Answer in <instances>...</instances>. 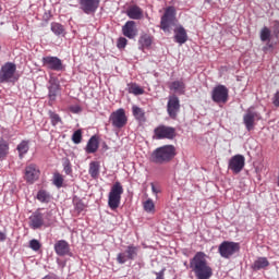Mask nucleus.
Instances as JSON below:
<instances>
[{"label": "nucleus", "instance_id": "1", "mask_svg": "<svg viewBox=\"0 0 279 279\" xmlns=\"http://www.w3.org/2000/svg\"><path fill=\"white\" fill-rule=\"evenodd\" d=\"M206 257V253L197 252L193 258L190 259V269H192L197 279L213 278V267H210Z\"/></svg>", "mask_w": 279, "mask_h": 279}, {"label": "nucleus", "instance_id": "2", "mask_svg": "<svg viewBox=\"0 0 279 279\" xmlns=\"http://www.w3.org/2000/svg\"><path fill=\"white\" fill-rule=\"evenodd\" d=\"M175 158V146L165 145L156 148L150 155V162L155 165H165V162H170Z\"/></svg>", "mask_w": 279, "mask_h": 279}, {"label": "nucleus", "instance_id": "3", "mask_svg": "<svg viewBox=\"0 0 279 279\" xmlns=\"http://www.w3.org/2000/svg\"><path fill=\"white\" fill-rule=\"evenodd\" d=\"M123 195V185L117 181L112 186L108 195V206L111 210H117L121 206V196Z\"/></svg>", "mask_w": 279, "mask_h": 279}, {"label": "nucleus", "instance_id": "4", "mask_svg": "<svg viewBox=\"0 0 279 279\" xmlns=\"http://www.w3.org/2000/svg\"><path fill=\"white\" fill-rule=\"evenodd\" d=\"M241 252V244L239 242L223 241L218 246V254H220L221 258H230L234 256V254H239Z\"/></svg>", "mask_w": 279, "mask_h": 279}, {"label": "nucleus", "instance_id": "5", "mask_svg": "<svg viewBox=\"0 0 279 279\" xmlns=\"http://www.w3.org/2000/svg\"><path fill=\"white\" fill-rule=\"evenodd\" d=\"M41 64L46 71H57L58 73L65 71L66 66L62 62V59L53 56H46L41 59Z\"/></svg>", "mask_w": 279, "mask_h": 279}, {"label": "nucleus", "instance_id": "6", "mask_svg": "<svg viewBox=\"0 0 279 279\" xmlns=\"http://www.w3.org/2000/svg\"><path fill=\"white\" fill-rule=\"evenodd\" d=\"M175 25V9L168 7L161 16L160 29L166 34H171V26Z\"/></svg>", "mask_w": 279, "mask_h": 279}, {"label": "nucleus", "instance_id": "7", "mask_svg": "<svg viewBox=\"0 0 279 279\" xmlns=\"http://www.w3.org/2000/svg\"><path fill=\"white\" fill-rule=\"evenodd\" d=\"M109 121L117 130L125 128V125H128V116H125V109L120 108L113 111L109 117Z\"/></svg>", "mask_w": 279, "mask_h": 279}, {"label": "nucleus", "instance_id": "8", "mask_svg": "<svg viewBox=\"0 0 279 279\" xmlns=\"http://www.w3.org/2000/svg\"><path fill=\"white\" fill-rule=\"evenodd\" d=\"M16 73V64L12 62L4 63L0 69V84H7L14 80Z\"/></svg>", "mask_w": 279, "mask_h": 279}, {"label": "nucleus", "instance_id": "9", "mask_svg": "<svg viewBox=\"0 0 279 279\" xmlns=\"http://www.w3.org/2000/svg\"><path fill=\"white\" fill-rule=\"evenodd\" d=\"M136 256H138V246L131 244L126 246L125 252L118 254L117 263H119V265H125L128 260H135Z\"/></svg>", "mask_w": 279, "mask_h": 279}, {"label": "nucleus", "instance_id": "10", "mask_svg": "<svg viewBox=\"0 0 279 279\" xmlns=\"http://www.w3.org/2000/svg\"><path fill=\"white\" fill-rule=\"evenodd\" d=\"M229 90L225 85H217L211 90V99L215 104H228Z\"/></svg>", "mask_w": 279, "mask_h": 279}, {"label": "nucleus", "instance_id": "11", "mask_svg": "<svg viewBox=\"0 0 279 279\" xmlns=\"http://www.w3.org/2000/svg\"><path fill=\"white\" fill-rule=\"evenodd\" d=\"M260 113L248 109L243 116V123L247 132H252V130H254V128L256 126V121H260Z\"/></svg>", "mask_w": 279, "mask_h": 279}, {"label": "nucleus", "instance_id": "12", "mask_svg": "<svg viewBox=\"0 0 279 279\" xmlns=\"http://www.w3.org/2000/svg\"><path fill=\"white\" fill-rule=\"evenodd\" d=\"M154 134L157 141H162V138H168L169 141H173V137L175 136V128L159 125L154 130Z\"/></svg>", "mask_w": 279, "mask_h": 279}, {"label": "nucleus", "instance_id": "13", "mask_svg": "<svg viewBox=\"0 0 279 279\" xmlns=\"http://www.w3.org/2000/svg\"><path fill=\"white\" fill-rule=\"evenodd\" d=\"M245 167V157L243 155H234L230 158L228 163V169L232 171V173H241Z\"/></svg>", "mask_w": 279, "mask_h": 279}, {"label": "nucleus", "instance_id": "14", "mask_svg": "<svg viewBox=\"0 0 279 279\" xmlns=\"http://www.w3.org/2000/svg\"><path fill=\"white\" fill-rule=\"evenodd\" d=\"M167 112L170 119H178V114L180 112V98H178V96L172 95L169 97L167 104Z\"/></svg>", "mask_w": 279, "mask_h": 279}, {"label": "nucleus", "instance_id": "15", "mask_svg": "<svg viewBox=\"0 0 279 279\" xmlns=\"http://www.w3.org/2000/svg\"><path fill=\"white\" fill-rule=\"evenodd\" d=\"M40 178V169L35 163H31L26 166L24 172V180L28 182V184H34L36 180Z\"/></svg>", "mask_w": 279, "mask_h": 279}, {"label": "nucleus", "instance_id": "16", "mask_svg": "<svg viewBox=\"0 0 279 279\" xmlns=\"http://www.w3.org/2000/svg\"><path fill=\"white\" fill-rule=\"evenodd\" d=\"M80 10L84 12V14H95L99 9V3L101 0H80Z\"/></svg>", "mask_w": 279, "mask_h": 279}, {"label": "nucleus", "instance_id": "17", "mask_svg": "<svg viewBox=\"0 0 279 279\" xmlns=\"http://www.w3.org/2000/svg\"><path fill=\"white\" fill-rule=\"evenodd\" d=\"M122 34L126 38H130V40L136 38L138 36V29L136 28V22L134 21H128L123 26H122Z\"/></svg>", "mask_w": 279, "mask_h": 279}, {"label": "nucleus", "instance_id": "18", "mask_svg": "<svg viewBox=\"0 0 279 279\" xmlns=\"http://www.w3.org/2000/svg\"><path fill=\"white\" fill-rule=\"evenodd\" d=\"M54 252L58 256H71V246L65 240H59L54 244Z\"/></svg>", "mask_w": 279, "mask_h": 279}, {"label": "nucleus", "instance_id": "19", "mask_svg": "<svg viewBox=\"0 0 279 279\" xmlns=\"http://www.w3.org/2000/svg\"><path fill=\"white\" fill-rule=\"evenodd\" d=\"M48 97L50 101H56V97H58V93H60V82L56 77H51L49 80V86H48Z\"/></svg>", "mask_w": 279, "mask_h": 279}, {"label": "nucleus", "instance_id": "20", "mask_svg": "<svg viewBox=\"0 0 279 279\" xmlns=\"http://www.w3.org/2000/svg\"><path fill=\"white\" fill-rule=\"evenodd\" d=\"M45 226V219L40 211H35L29 217V227L32 230H38V228H43Z\"/></svg>", "mask_w": 279, "mask_h": 279}, {"label": "nucleus", "instance_id": "21", "mask_svg": "<svg viewBox=\"0 0 279 279\" xmlns=\"http://www.w3.org/2000/svg\"><path fill=\"white\" fill-rule=\"evenodd\" d=\"M126 15L133 21H141L143 19V9L138 5H131L126 10Z\"/></svg>", "mask_w": 279, "mask_h": 279}, {"label": "nucleus", "instance_id": "22", "mask_svg": "<svg viewBox=\"0 0 279 279\" xmlns=\"http://www.w3.org/2000/svg\"><path fill=\"white\" fill-rule=\"evenodd\" d=\"M174 40L179 45H184V43L189 40V35L186 34L184 26H179L177 29H174Z\"/></svg>", "mask_w": 279, "mask_h": 279}, {"label": "nucleus", "instance_id": "23", "mask_svg": "<svg viewBox=\"0 0 279 279\" xmlns=\"http://www.w3.org/2000/svg\"><path fill=\"white\" fill-rule=\"evenodd\" d=\"M97 149H99V137L94 135L88 140L85 151L86 154H95Z\"/></svg>", "mask_w": 279, "mask_h": 279}, {"label": "nucleus", "instance_id": "24", "mask_svg": "<svg viewBox=\"0 0 279 279\" xmlns=\"http://www.w3.org/2000/svg\"><path fill=\"white\" fill-rule=\"evenodd\" d=\"M10 154V143L8 141L0 138V160H5Z\"/></svg>", "mask_w": 279, "mask_h": 279}, {"label": "nucleus", "instance_id": "25", "mask_svg": "<svg viewBox=\"0 0 279 279\" xmlns=\"http://www.w3.org/2000/svg\"><path fill=\"white\" fill-rule=\"evenodd\" d=\"M265 267H269L267 257H259L253 264L254 271H260V269H265Z\"/></svg>", "mask_w": 279, "mask_h": 279}, {"label": "nucleus", "instance_id": "26", "mask_svg": "<svg viewBox=\"0 0 279 279\" xmlns=\"http://www.w3.org/2000/svg\"><path fill=\"white\" fill-rule=\"evenodd\" d=\"M100 168L101 166L99 165V161H92L89 163V170H88L90 178H93L94 180H97V178H99Z\"/></svg>", "mask_w": 279, "mask_h": 279}, {"label": "nucleus", "instance_id": "27", "mask_svg": "<svg viewBox=\"0 0 279 279\" xmlns=\"http://www.w3.org/2000/svg\"><path fill=\"white\" fill-rule=\"evenodd\" d=\"M151 43H154V39H151V36L147 34L142 35L138 39L141 49H149V47H151Z\"/></svg>", "mask_w": 279, "mask_h": 279}, {"label": "nucleus", "instance_id": "28", "mask_svg": "<svg viewBox=\"0 0 279 279\" xmlns=\"http://www.w3.org/2000/svg\"><path fill=\"white\" fill-rule=\"evenodd\" d=\"M48 117H49L50 123L53 128H56V125H62V118H60V114L56 113L52 110H49Z\"/></svg>", "mask_w": 279, "mask_h": 279}, {"label": "nucleus", "instance_id": "29", "mask_svg": "<svg viewBox=\"0 0 279 279\" xmlns=\"http://www.w3.org/2000/svg\"><path fill=\"white\" fill-rule=\"evenodd\" d=\"M50 29L54 36H64V26L58 22L51 23Z\"/></svg>", "mask_w": 279, "mask_h": 279}, {"label": "nucleus", "instance_id": "30", "mask_svg": "<svg viewBox=\"0 0 279 279\" xmlns=\"http://www.w3.org/2000/svg\"><path fill=\"white\" fill-rule=\"evenodd\" d=\"M37 199H38V202H41V204H49V202H51V194H49L45 190H40L37 193Z\"/></svg>", "mask_w": 279, "mask_h": 279}, {"label": "nucleus", "instance_id": "31", "mask_svg": "<svg viewBox=\"0 0 279 279\" xmlns=\"http://www.w3.org/2000/svg\"><path fill=\"white\" fill-rule=\"evenodd\" d=\"M16 149L19 151L20 158H23V156L29 151V143L27 141H22L17 145Z\"/></svg>", "mask_w": 279, "mask_h": 279}, {"label": "nucleus", "instance_id": "32", "mask_svg": "<svg viewBox=\"0 0 279 279\" xmlns=\"http://www.w3.org/2000/svg\"><path fill=\"white\" fill-rule=\"evenodd\" d=\"M259 38H260L262 43H269V40H271V31L269 29V27L264 26L262 28Z\"/></svg>", "mask_w": 279, "mask_h": 279}, {"label": "nucleus", "instance_id": "33", "mask_svg": "<svg viewBox=\"0 0 279 279\" xmlns=\"http://www.w3.org/2000/svg\"><path fill=\"white\" fill-rule=\"evenodd\" d=\"M132 110H133V117H135L137 121L145 123V111H143L141 107H136V106H133Z\"/></svg>", "mask_w": 279, "mask_h": 279}, {"label": "nucleus", "instance_id": "34", "mask_svg": "<svg viewBox=\"0 0 279 279\" xmlns=\"http://www.w3.org/2000/svg\"><path fill=\"white\" fill-rule=\"evenodd\" d=\"M129 93H131L132 95H143L145 90L141 88V86H138L137 84H132L129 85Z\"/></svg>", "mask_w": 279, "mask_h": 279}, {"label": "nucleus", "instance_id": "35", "mask_svg": "<svg viewBox=\"0 0 279 279\" xmlns=\"http://www.w3.org/2000/svg\"><path fill=\"white\" fill-rule=\"evenodd\" d=\"M73 204H74V208L75 210H77V213H82L84 210V208H86V205L84 204V202H82V199L74 197L73 198Z\"/></svg>", "mask_w": 279, "mask_h": 279}, {"label": "nucleus", "instance_id": "36", "mask_svg": "<svg viewBox=\"0 0 279 279\" xmlns=\"http://www.w3.org/2000/svg\"><path fill=\"white\" fill-rule=\"evenodd\" d=\"M53 184H54V186H57V189H62V184H64V178H62V174L54 173Z\"/></svg>", "mask_w": 279, "mask_h": 279}, {"label": "nucleus", "instance_id": "37", "mask_svg": "<svg viewBox=\"0 0 279 279\" xmlns=\"http://www.w3.org/2000/svg\"><path fill=\"white\" fill-rule=\"evenodd\" d=\"M170 88H171V90H175V92L184 90V88H185L184 82H182V81H174V82L171 83Z\"/></svg>", "mask_w": 279, "mask_h": 279}, {"label": "nucleus", "instance_id": "38", "mask_svg": "<svg viewBox=\"0 0 279 279\" xmlns=\"http://www.w3.org/2000/svg\"><path fill=\"white\" fill-rule=\"evenodd\" d=\"M72 141L75 145L82 143V130H76L72 135Z\"/></svg>", "mask_w": 279, "mask_h": 279}, {"label": "nucleus", "instance_id": "39", "mask_svg": "<svg viewBox=\"0 0 279 279\" xmlns=\"http://www.w3.org/2000/svg\"><path fill=\"white\" fill-rule=\"evenodd\" d=\"M154 201H151V198H148L145 203H144V210L146 213H154Z\"/></svg>", "mask_w": 279, "mask_h": 279}, {"label": "nucleus", "instance_id": "40", "mask_svg": "<svg viewBox=\"0 0 279 279\" xmlns=\"http://www.w3.org/2000/svg\"><path fill=\"white\" fill-rule=\"evenodd\" d=\"M29 247L34 252H38L40 250V242L36 239L29 241Z\"/></svg>", "mask_w": 279, "mask_h": 279}, {"label": "nucleus", "instance_id": "41", "mask_svg": "<svg viewBox=\"0 0 279 279\" xmlns=\"http://www.w3.org/2000/svg\"><path fill=\"white\" fill-rule=\"evenodd\" d=\"M63 171H65L66 175H71L73 172V169L71 168V161L69 159L63 162Z\"/></svg>", "mask_w": 279, "mask_h": 279}, {"label": "nucleus", "instance_id": "42", "mask_svg": "<svg viewBox=\"0 0 279 279\" xmlns=\"http://www.w3.org/2000/svg\"><path fill=\"white\" fill-rule=\"evenodd\" d=\"M128 46V39L125 37H120L117 43L118 49H125Z\"/></svg>", "mask_w": 279, "mask_h": 279}, {"label": "nucleus", "instance_id": "43", "mask_svg": "<svg viewBox=\"0 0 279 279\" xmlns=\"http://www.w3.org/2000/svg\"><path fill=\"white\" fill-rule=\"evenodd\" d=\"M278 34H279V21H275L272 26V36L278 38Z\"/></svg>", "mask_w": 279, "mask_h": 279}, {"label": "nucleus", "instance_id": "44", "mask_svg": "<svg viewBox=\"0 0 279 279\" xmlns=\"http://www.w3.org/2000/svg\"><path fill=\"white\" fill-rule=\"evenodd\" d=\"M272 104L276 108H279V90L272 97Z\"/></svg>", "mask_w": 279, "mask_h": 279}, {"label": "nucleus", "instance_id": "45", "mask_svg": "<svg viewBox=\"0 0 279 279\" xmlns=\"http://www.w3.org/2000/svg\"><path fill=\"white\" fill-rule=\"evenodd\" d=\"M165 271H167V268H162L159 272H155L156 279H165Z\"/></svg>", "mask_w": 279, "mask_h": 279}, {"label": "nucleus", "instance_id": "46", "mask_svg": "<svg viewBox=\"0 0 279 279\" xmlns=\"http://www.w3.org/2000/svg\"><path fill=\"white\" fill-rule=\"evenodd\" d=\"M150 186H151V191H153V193H155V195H158V193H160V190L158 187H156V185H154V183H151Z\"/></svg>", "mask_w": 279, "mask_h": 279}, {"label": "nucleus", "instance_id": "47", "mask_svg": "<svg viewBox=\"0 0 279 279\" xmlns=\"http://www.w3.org/2000/svg\"><path fill=\"white\" fill-rule=\"evenodd\" d=\"M0 241H5V233L0 231Z\"/></svg>", "mask_w": 279, "mask_h": 279}, {"label": "nucleus", "instance_id": "48", "mask_svg": "<svg viewBox=\"0 0 279 279\" xmlns=\"http://www.w3.org/2000/svg\"><path fill=\"white\" fill-rule=\"evenodd\" d=\"M1 10H2V9H1V7H0V12H1Z\"/></svg>", "mask_w": 279, "mask_h": 279}]
</instances>
